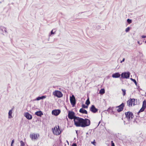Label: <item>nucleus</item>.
<instances>
[{
	"instance_id": "obj_24",
	"label": "nucleus",
	"mask_w": 146,
	"mask_h": 146,
	"mask_svg": "<svg viewBox=\"0 0 146 146\" xmlns=\"http://www.w3.org/2000/svg\"><path fill=\"white\" fill-rule=\"evenodd\" d=\"M130 79L134 82L136 85H137V83L135 80L133 79L132 78H130Z\"/></svg>"
},
{
	"instance_id": "obj_4",
	"label": "nucleus",
	"mask_w": 146,
	"mask_h": 146,
	"mask_svg": "<svg viewBox=\"0 0 146 146\" xmlns=\"http://www.w3.org/2000/svg\"><path fill=\"white\" fill-rule=\"evenodd\" d=\"M53 94L56 97L60 98L63 96V94L61 92L58 90H55L53 93Z\"/></svg>"
},
{
	"instance_id": "obj_37",
	"label": "nucleus",
	"mask_w": 146,
	"mask_h": 146,
	"mask_svg": "<svg viewBox=\"0 0 146 146\" xmlns=\"http://www.w3.org/2000/svg\"><path fill=\"white\" fill-rule=\"evenodd\" d=\"M14 139H13V140H12V141H11V144H13V143H14Z\"/></svg>"
},
{
	"instance_id": "obj_2",
	"label": "nucleus",
	"mask_w": 146,
	"mask_h": 146,
	"mask_svg": "<svg viewBox=\"0 0 146 146\" xmlns=\"http://www.w3.org/2000/svg\"><path fill=\"white\" fill-rule=\"evenodd\" d=\"M130 74V73L129 72H122L121 75V77L120 79H121V78L126 79L129 78Z\"/></svg>"
},
{
	"instance_id": "obj_27",
	"label": "nucleus",
	"mask_w": 146,
	"mask_h": 146,
	"mask_svg": "<svg viewBox=\"0 0 146 146\" xmlns=\"http://www.w3.org/2000/svg\"><path fill=\"white\" fill-rule=\"evenodd\" d=\"M121 90L123 92V96H124L126 94V90L125 89H121Z\"/></svg>"
},
{
	"instance_id": "obj_15",
	"label": "nucleus",
	"mask_w": 146,
	"mask_h": 146,
	"mask_svg": "<svg viewBox=\"0 0 146 146\" xmlns=\"http://www.w3.org/2000/svg\"><path fill=\"white\" fill-rule=\"evenodd\" d=\"M121 75L119 72H116L112 75V77L113 78H118L120 77Z\"/></svg>"
},
{
	"instance_id": "obj_6",
	"label": "nucleus",
	"mask_w": 146,
	"mask_h": 146,
	"mask_svg": "<svg viewBox=\"0 0 146 146\" xmlns=\"http://www.w3.org/2000/svg\"><path fill=\"white\" fill-rule=\"evenodd\" d=\"M70 100L72 106H74L76 104V101L75 96L73 95H72L71 96H70Z\"/></svg>"
},
{
	"instance_id": "obj_47",
	"label": "nucleus",
	"mask_w": 146,
	"mask_h": 146,
	"mask_svg": "<svg viewBox=\"0 0 146 146\" xmlns=\"http://www.w3.org/2000/svg\"><path fill=\"white\" fill-rule=\"evenodd\" d=\"M124 123H125V121H124ZM124 124L125 125V123H124Z\"/></svg>"
},
{
	"instance_id": "obj_31",
	"label": "nucleus",
	"mask_w": 146,
	"mask_h": 146,
	"mask_svg": "<svg viewBox=\"0 0 146 146\" xmlns=\"http://www.w3.org/2000/svg\"><path fill=\"white\" fill-rule=\"evenodd\" d=\"M40 99H45L46 98V96H40Z\"/></svg>"
},
{
	"instance_id": "obj_34",
	"label": "nucleus",
	"mask_w": 146,
	"mask_h": 146,
	"mask_svg": "<svg viewBox=\"0 0 146 146\" xmlns=\"http://www.w3.org/2000/svg\"><path fill=\"white\" fill-rule=\"evenodd\" d=\"M111 146H115V144L113 141H111Z\"/></svg>"
},
{
	"instance_id": "obj_45",
	"label": "nucleus",
	"mask_w": 146,
	"mask_h": 146,
	"mask_svg": "<svg viewBox=\"0 0 146 146\" xmlns=\"http://www.w3.org/2000/svg\"><path fill=\"white\" fill-rule=\"evenodd\" d=\"M145 43H146V40L145 41Z\"/></svg>"
},
{
	"instance_id": "obj_38",
	"label": "nucleus",
	"mask_w": 146,
	"mask_h": 146,
	"mask_svg": "<svg viewBox=\"0 0 146 146\" xmlns=\"http://www.w3.org/2000/svg\"><path fill=\"white\" fill-rule=\"evenodd\" d=\"M125 59L124 58H123V59L120 62L122 63V62H124L125 61Z\"/></svg>"
},
{
	"instance_id": "obj_26",
	"label": "nucleus",
	"mask_w": 146,
	"mask_h": 146,
	"mask_svg": "<svg viewBox=\"0 0 146 146\" xmlns=\"http://www.w3.org/2000/svg\"><path fill=\"white\" fill-rule=\"evenodd\" d=\"M82 107L83 108H87L88 107V106L87 105H86L84 104H83L82 105Z\"/></svg>"
},
{
	"instance_id": "obj_46",
	"label": "nucleus",
	"mask_w": 146,
	"mask_h": 146,
	"mask_svg": "<svg viewBox=\"0 0 146 146\" xmlns=\"http://www.w3.org/2000/svg\"><path fill=\"white\" fill-rule=\"evenodd\" d=\"M138 43L139 44V42H138Z\"/></svg>"
},
{
	"instance_id": "obj_40",
	"label": "nucleus",
	"mask_w": 146,
	"mask_h": 146,
	"mask_svg": "<svg viewBox=\"0 0 146 146\" xmlns=\"http://www.w3.org/2000/svg\"><path fill=\"white\" fill-rule=\"evenodd\" d=\"M76 133L77 134V135H78V131L76 130Z\"/></svg>"
},
{
	"instance_id": "obj_28",
	"label": "nucleus",
	"mask_w": 146,
	"mask_h": 146,
	"mask_svg": "<svg viewBox=\"0 0 146 146\" xmlns=\"http://www.w3.org/2000/svg\"><path fill=\"white\" fill-rule=\"evenodd\" d=\"M132 20L131 19H128L127 20V22L129 24H130L132 22Z\"/></svg>"
},
{
	"instance_id": "obj_32",
	"label": "nucleus",
	"mask_w": 146,
	"mask_h": 146,
	"mask_svg": "<svg viewBox=\"0 0 146 146\" xmlns=\"http://www.w3.org/2000/svg\"><path fill=\"white\" fill-rule=\"evenodd\" d=\"M91 143L94 145H96V142L95 141V140H94L93 141L91 142Z\"/></svg>"
},
{
	"instance_id": "obj_23",
	"label": "nucleus",
	"mask_w": 146,
	"mask_h": 146,
	"mask_svg": "<svg viewBox=\"0 0 146 146\" xmlns=\"http://www.w3.org/2000/svg\"><path fill=\"white\" fill-rule=\"evenodd\" d=\"M107 111H108L109 112H113V108H109L107 110Z\"/></svg>"
},
{
	"instance_id": "obj_43",
	"label": "nucleus",
	"mask_w": 146,
	"mask_h": 146,
	"mask_svg": "<svg viewBox=\"0 0 146 146\" xmlns=\"http://www.w3.org/2000/svg\"><path fill=\"white\" fill-rule=\"evenodd\" d=\"M86 134H88V132H87V133H86Z\"/></svg>"
},
{
	"instance_id": "obj_29",
	"label": "nucleus",
	"mask_w": 146,
	"mask_h": 146,
	"mask_svg": "<svg viewBox=\"0 0 146 146\" xmlns=\"http://www.w3.org/2000/svg\"><path fill=\"white\" fill-rule=\"evenodd\" d=\"M21 146H24L25 144L24 142L22 141H20Z\"/></svg>"
},
{
	"instance_id": "obj_41",
	"label": "nucleus",
	"mask_w": 146,
	"mask_h": 146,
	"mask_svg": "<svg viewBox=\"0 0 146 146\" xmlns=\"http://www.w3.org/2000/svg\"><path fill=\"white\" fill-rule=\"evenodd\" d=\"M100 122L99 121L98 123V125H99V124L100 123Z\"/></svg>"
},
{
	"instance_id": "obj_9",
	"label": "nucleus",
	"mask_w": 146,
	"mask_h": 146,
	"mask_svg": "<svg viewBox=\"0 0 146 146\" xmlns=\"http://www.w3.org/2000/svg\"><path fill=\"white\" fill-rule=\"evenodd\" d=\"M52 130L53 133L56 135H59L61 132L60 130H59L58 129H57L56 126L54 128L52 129Z\"/></svg>"
},
{
	"instance_id": "obj_10",
	"label": "nucleus",
	"mask_w": 146,
	"mask_h": 146,
	"mask_svg": "<svg viewBox=\"0 0 146 146\" xmlns=\"http://www.w3.org/2000/svg\"><path fill=\"white\" fill-rule=\"evenodd\" d=\"M125 106V104L123 103H122L120 105L117 106L116 107V108H118L117 110V111L118 112H119L123 110V108Z\"/></svg>"
},
{
	"instance_id": "obj_8",
	"label": "nucleus",
	"mask_w": 146,
	"mask_h": 146,
	"mask_svg": "<svg viewBox=\"0 0 146 146\" xmlns=\"http://www.w3.org/2000/svg\"><path fill=\"white\" fill-rule=\"evenodd\" d=\"M39 135L38 134L32 133L30 134V137L32 140H36L38 139V137H39Z\"/></svg>"
},
{
	"instance_id": "obj_20",
	"label": "nucleus",
	"mask_w": 146,
	"mask_h": 146,
	"mask_svg": "<svg viewBox=\"0 0 146 146\" xmlns=\"http://www.w3.org/2000/svg\"><path fill=\"white\" fill-rule=\"evenodd\" d=\"M105 93V90L104 88L101 89L99 91V94L102 95Z\"/></svg>"
},
{
	"instance_id": "obj_18",
	"label": "nucleus",
	"mask_w": 146,
	"mask_h": 146,
	"mask_svg": "<svg viewBox=\"0 0 146 146\" xmlns=\"http://www.w3.org/2000/svg\"><path fill=\"white\" fill-rule=\"evenodd\" d=\"M145 109V108L142 107L139 110V111L138 112L137 114V117H141L139 116V113L141 112H143V111H144Z\"/></svg>"
},
{
	"instance_id": "obj_21",
	"label": "nucleus",
	"mask_w": 146,
	"mask_h": 146,
	"mask_svg": "<svg viewBox=\"0 0 146 146\" xmlns=\"http://www.w3.org/2000/svg\"><path fill=\"white\" fill-rule=\"evenodd\" d=\"M146 107V101L145 100L143 102V103L142 108L145 109Z\"/></svg>"
},
{
	"instance_id": "obj_17",
	"label": "nucleus",
	"mask_w": 146,
	"mask_h": 146,
	"mask_svg": "<svg viewBox=\"0 0 146 146\" xmlns=\"http://www.w3.org/2000/svg\"><path fill=\"white\" fill-rule=\"evenodd\" d=\"M35 114L38 116L41 117L43 115V113L42 111H39L35 112Z\"/></svg>"
},
{
	"instance_id": "obj_11",
	"label": "nucleus",
	"mask_w": 146,
	"mask_h": 146,
	"mask_svg": "<svg viewBox=\"0 0 146 146\" xmlns=\"http://www.w3.org/2000/svg\"><path fill=\"white\" fill-rule=\"evenodd\" d=\"M60 110L59 109L54 110L52 111V114L55 116L58 115L60 113Z\"/></svg>"
},
{
	"instance_id": "obj_33",
	"label": "nucleus",
	"mask_w": 146,
	"mask_h": 146,
	"mask_svg": "<svg viewBox=\"0 0 146 146\" xmlns=\"http://www.w3.org/2000/svg\"><path fill=\"white\" fill-rule=\"evenodd\" d=\"M41 100L40 96L37 97L36 99L35 100L38 101Z\"/></svg>"
},
{
	"instance_id": "obj_14",
	"label": "nucleus",
	"mask_w": 146,
	"mask_h": 146,
	"mask_svg": "<svg viewBox=\"0 0 146 146\" xmlns=\"http://www.w3.org/2000/svg\"><path fill=\"white\" fill-rule=\"evenodd\" d=\"M0 31H1L2 33V34L3 35H4V33H5L7 34V28L3 26H0Z\"/></svg>"
},
{
	"instance_id": "obj_5",
	"label": "nucleus",
	"mask_w": 146,
	"mask_h": 146,
	"mask_svg": "<svg viewBox=\"0 0 146 146\" xmlns=\"http://www.w3.org/2000/svg\"><path fill=\"white\" fill-rule=\"evenodd\" d=\"M75 113L74 112L72 111H69L68 112V118L71 119H73L75 117H76L75 115Z\"/></svg>"
},
{
	"instance_id": "obj_1",
	"label": "nucleus",
	"mask_w": 146,
	"mask_h": 146,
	"mask_svg": "<svg viewBox=\"0 0 146 146\" xmlns=\"http://www.w3.org/2000/svg\"><path fill=\"white\" fill-rule=\"evenodd\" d=\"M74 121V125L77 127H84L89 126L90 124V121L88 119H84L78 117H75Z\"/></svg>"
},
{
	"instance_id": "obj_19",
	"label": "nucleus",
	"mask_w": 146,
	"mask_h": 146,
	"mask_svg": "<svg viewBox=\"0 0 146 146\" xmlns=\"http://www.w3.org/2000/svg\"><path fill=\"white\" fill-rule=\"evenodd\" d=\"M12 110H10L8 113V118L9 119H11L12 117Z\"/></svg>"
},
{
	"instance_id": "obj_44",
	"label": "nucleus",
	"mask_w": 146,
	"mask_h": 146,
	"mask_svg": "<svg viewBox=\"0 0 146 146\" xmlns=\"http://www.w3.org/2000/svg\"><path fill=\"white\" fill-rule=\"evenodd\" d=\"M11 146H13V144H11Z\"/></svg>"
},
{
	"instance_id": "obj_22",
	"label": "nucleus",
	"mask_w": 146,
	"mask_h": 146,
	"mask_svg": "<svg viewBox=\"0 0 146 146\" xmlns=\"http://www.w3.org/2000/svg\"><path fill=\"white\" fill-rule=\"evenodd\" d=\"M90 104V101L89 98H88L86 100V102H85V104L86 105H87V106H88Z\"/></svg>"
},
{
	"instance_id": "obj_39",
	"label": "nucleus",
	"mask_w": 146,
	"mask_h": 146,
	"mask_svg": "<svg viewBox=\"0 0 146 146\" xmlns=\"http://www.w3.org/2000/svg\"><path fill=\"white\" fill-rule=\"evenodd\" d=\"M57 127H58V128H57V129H58L59 130H60V129H59V125H58Z\"/></svg>"
},
{
	"instance_id": "obj_42",
	"label": "nucleus",
	"mask_w": 146,
	"mask_h": 146,
	"mask_svg": "<svg viewBox=\"0 0 146 146\" xmlns=\"http://www.w3.org/2000/svg\"><path fill=\"white\" fill-rule=\"evenodd\" d=\"M67 141V143L68 144L69 143L67 141Z\"/></svg>"
},
{
	"instance_id": "obj_36",
	"label": "nucleus",
	"mask_w": 146,
	"mask_h": 146,
	"mask_svg": "<svg viewBox=\"0 0 146 146\" xmlns=\"http://www.w3.org/2000/svg\"><path fill=\"white\" fill-rule=\"evenodd\" d=\"M142 38H145L146 37V36L145 35H143L141 36Z\"/></svg>"
},
{
	"instance_id": "obj_30",
	"label": "nucleus",
	"mask_w": 146,
	"mask_h": 146,
	"mask_svg": "<svg viewBox=\"0 0 146 146\" xmlns=\"http://www.w3.org/2000/svg\"><path fill=\"white\" fill-rule=\"evenodd\" d=\"M130 29V28L129 27H128L127 28H126V29H125V31L126 32H128L129 31Z\"/></svg>"
},
{
	"instance_id": "obj_25",
	"label": "nucleus",
	"mask_w": 146,
	"mask_h": 146,
	"mask_svg": "<svg viewBox=\"0 0 146 146\" xmlns=\"http://www.w3.org/2000/svg\"><path fill=\"white\" fill-rule=\"evenodd\" d=\"M55 30L54 29H53L51 31L50 34L49 35V36H51L52 35L54 34L55 32V31H54V32H53V31Z\"/></svg>"
},
{
	"instance_id": "obj_3",
	"label": "nucleus",
	"mask_w": 146,
	"mask_h": 146,
	"mask_svg": "<svg viewBox=\"0 0 146 146\" xmlns=\"http://www.w3.org/2000/svg\"><path fill=\"white\" fill-rule=\"evenodd\" d=\"M126 117L128 121L134 117L133 113L130 111H128L125 113Z\"/></svg>"
},
{
	"instance_id": "obj_12",
	"label": "nucleus",
	"mask_w": 146,
	"mask_h": 146,
	"mask_svg": "<svg viewBox=\"0 0 146 146\" xmlns=\"http://www.w3.org/2000/svg\"><path fill=\"white\" fill-rule=\"evenodd\" d=\"M90 110L92 113H95L97 112L98 109L96 108L94 105H92L90 108Z\"/></svg>"
},
{
	"instance_id": "obj_13",
	"label": "nucleus",
	"mask_w": 146,
	"mask_h": 146,
	"mask_svg": "<svg viewBox=\"0 0 146 146\" xmlns=\"http://www.w3.org/2000/svg\"><path fill=\"white\" fill-rule=\"evenodd\" d=\"M24 115L28 119L30 120L32 118V116L28 112L25 113Z\"/></svg>"
},
{
	"instance_id": "obj_16",
	"label": "nucleus",
	"mask_w": 146,
	"mask_h": 146,
	"mask_svg": "<svg viewBox=\"0 0 146 146\" xmlns=\"http://www.w3.org/2000/svg\"><path fill=\"white\" fill-rule=\"evenodd\" d=\"M79 112L83 114H87L88 113L87 111L83 108L80 109Z\"/></svg>"
},
{
	"instance_id": "obj_35",
	"label": "nucleus",
	"mask_w": 146,
	"mask_h": 146,
	"mask_svg": "<svg viewBox=\"0 0 146 146\" xmlns=\"http://www.w3.org/2000/svg\"><path fill=\"white\" fill-rule=\"evenodd\" d=\"M72 146H77V145L76 143H74L72 144Z\"/></svg>"
},
{
	"instance_id": "obj_7",
	"label": "nucleus",
	"mask_w": 146,
	"mask_h": 146,
	"mask_svg": "<svg viewBox=\"0 0 146 146\" xmlns=\"http://www.w3.org/2000/svg\"><path fill=\"white\" fill-rule=\"evenodd\" d=\"M135 99L134 98L131 99L130 98L128 100L127 102V106L129 107H131L132 106V104H133V106L135 105L134 103Z\"/></svg>"
}]
</instances>
